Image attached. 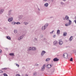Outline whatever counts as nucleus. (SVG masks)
I'll list each match as a JSON object with an SVG mask.
<instances>
[{
	"mask_svg": "<svg viewBox=\"0 0 76 76\" xmlns=\"http://www.w3.org/2000/svg\"><path fill=\"white\" fill-rule=\"evenodd\" d=\"M25 36V34H24L22 36H21L20 37L18 38V41H20L21 39H23V38Z\"/></svg>",
	"mask_w": 76,
	"mask_h": 76,
	"instance_id": "f257e3e1",
	"label": "nucleus"
},
{
	"mask_svg": "<svg viewBox=\"0 0 76 76\" xmlns=\"http://www.w3.org/2000/svg\"><path fill=\"white\" fill-rule=\"evenodd\" d=\"M63 57L65 58H68V55L66 53H64L63 55Z\"/></svg>",
	"mask_w": 76,
	"mask_h": 76,
	"instance_id": "f03ea898",
	"label": "nucleus"
},
{
	"mask_svg": "<svg viewBox=\"0 0 76 76\" xmlns=\"http://www.w3.org/2000/svg\"><path fill=\"white\" fill-rule=\"evenodd\" d=\"M13 18L12 17L9 18L8 19V21L9 22H12V21H13Z\"/></svg>",
	"mask_w": 76,
	"mask_h": 76,
	"instance_id": "7ed1b4c3",
	"label": "nucleus"
},
{
	"mask_svg": "<svg viewBox=\"0 0 76 76\" xmlns=\"http://www.w3.org/2000/svg\"><path fill=\"white\" fill-rule=\"evenodd\" d=\"M46 53L45 51L42 50L41 53V57H42L44 55V54Z\"/></svg>",
	"mask_w": 76,
	"mask_h": 76,
	"instance_id": "20e7f679",
	"label": "nucleus"
},
{
	"mask_svg": "<svg viewBox=\"0 0 76 76\" xmlns=\"http://www.w3.org/2000/svg\"><path fill=\"white\" fill-rule=\"evenodd\" d=\"M12 12V10H9L8 13V16H10V15H12V13H11V12Z\"/></svg>",
	"mask_w": 76,
	"mask_h": 76,
	"instance_id": "39448f33",
	"label": "nucleus"
},
{
	"mask_svg": "<svg viewBox=\"0 0 76 76\" xmlns=\"http://www.w3.org/2000/svg\"><path fill=\"white\" fill-rule=\"evenodd\" d=\"M45 66L46 65L45 64H44L43 66L42 67V71H44L45 69Z\"/></svg>",
	"mask_w": 76,
	"mask_h": 76,
	"instance_id": "423d86ee",
	"label": "nucleus"
},
{
	"mask_svg": "<svg viewBox=\"0 0 76 76\" xmlns=\"http://www.w3.org/2000/svg\"><path fill=\"white\" fill-rule=\"evenodd\" d=\"M52 66V65L51 64H48L46 66V67H48V69H50V68H51V67Z\"/></svg>",
	"mask_w": 76,
	"mask_h": 76,
	"instance_id": "0eeeda50",
	"label": "nucleus"
},
{
	"mask_svg": "<svg viewBox=\"0 0 76 76\" xmlns=\"http://www.w3.org/2000/svg\"><path fill=\"white\" fill-rule=\"evenodd\" d=\"M58 43L59 45H62V44H63V41H62L59 40L58 42Z\"/></svg>",
	"mask_w": 76,
	"mask_h": 76,
	"instance_id": "6e6552de",
	"label": "nucleus"
},
{
	"mask_svg": "<svg viewBox=\"0 0 76 76\" xmlns=\"http://www.w3.org/2000/svg\"><path fill=\"white\" fill-rule=\"evenodd\" d=\"M53 60L54 61H59V59L57 58H56L53 59Z\"/></svg>",
	"mask_w": 76,
	"mask_h": 76,
	"instance_id": "1a4fd4ad",
	"label": "nucleus"
},
{
	"mask_svg": "<svg viewBox=\"0 0 76 76\" xmlns=\"http://www.w3.org/2000/svg\"><path fill=\"white\" fill-rule=\"evenodd\" d=\"M37 50L36 48L35 47H31V50L33 51H35Z\"/></svg>",
	"mask_w": 76,
	"mask_h": 76,
	"instance_id": "9d476101",
	"label": "nucleus"
},
{
	"mask_svg": "<svg viewBox=\"0 0 76 76\" xmlns=\"http://www.w3.org/2000/svg\"><path fill=\"white\" fill-rule=\"evenodd\" d=\"M44 6L45 7H47L48 6V3H46L44 4Z\"/></svg>",
	"mask_w": 76,
	"mask_h": 76,
	"instance_id": "9b49d317",
	"label": "nucleus"
},
{
	"mask_svg": "<svg viewBox=\"0 0 76 76\" xmlns=\"http://www.w3.org/2000/svg\"><path fill=\"white\" fill-rule=\"evenodd\" d=\"M23 17V15H19L18 16V18L20 19H21Z\"/></svg>",
	"mask_w": 76,
	"mask_h": 76,
	"instance_id": "f8f14e48",
	"label": "nucleus"
},
{
	"mask_svg": "<svg viewBox=\"0 0 76 76\" xmlns=\"http://www.w3.org/2000/svg\"><path fill=\"white\" fill-rule=\"evenodd\" d=\"M65 19L67 20H68L69 19V16H67V15H66L65 16Z\"/></svg>",
	"mask_w": 76,
	"mask_h": 76,
	"instance_id": "ddd939ff",
	"label": "nucleus"
},
{
	"mask_svg": "<svg viewBox=\"0 0 76 76\" xmlns=\"http://www.w3.org/2000/svg\"><path fill=\"white\" fill-rule=\"evenodd\" d=\"M53 44L54 45H56L57 44V41H54V42H53Z\"/></svg>",
	"mask_w": 76,
	"mask_h": 76,
	"instance_id": "4468645a",
	"label": "nucleus"
},
{
	"mask_svg": "<svg viewBox=\"0 0 76 76\" xmlns=\"http://www.w3.org/2000/svg\"><path fill=\"white\" fill-rule=\"evenodd\" d=\"M72 39H73V37L71 36L69 39V41H72Z\"/></svg>",
	"mask_w": 76,
	"mask_h": 76,
	"instance_id": "2eb2a0df",
	"label": "nucleus"
},
{
	"mask_svg": "<svg viewBox=\"0 0 76 76\" xmlns=\"http://www.w3.org/2000/svg\"><path fill=\"white\" fill-rule=\"evenodd\" d=\"M4 11V10L3 9H1L0 10V14H1L3 13V12Z\"/></svg>",
	"mask_w": 76,
	"mask_h": 76,
	"instance_id": "dca6fc26",
	"label": "nucleus"
},
{
	"mask_svg": "<svg viewBox=\"0 0 76 76\" xmlns=\"http://www.w3.org/2000/svg\"><path fill=\"white\" fill-rule=\"evenodd\" d=\"M54 68H53L52 69H51V72H52V73H53V72H54Z\"/></svg>",
	"mask_w": 76,
	"mask_h": 76,
	"instance_id": "f3484780",
	"label": "nucleus"
},
{
	"mask_svg": "<svg viewBox=\"0 0 76 76\" xmlns=\"http://www.w3.org/2000/svg\"><path fill=\"white\" fill-rule=\"evenodd\" d=\"M66 35H67V33L66 32H64L63 34L64 37H65Z\"/></svg>",
	"mask_w": 76,
	"mask_h": 76,
	"instance_id": "a211bd4d",
	"label": "nucleus"
},
{
	"mask_svg": "<svg viewBox=\"0 0 76 76\" xmlns=\"http://www.w3.org/2000/svg\"><path fill=\"white\" fill-rule=\"evenodd\" d=\"M45 29H46V28L45 26H43L42 28V29L43 31H44Z\"/></svg>",
	"mask_w": 76,
	"mask_h": 76,
	"instance_id": "6ab92c4d",
	"label": "nucleus"
},
{
	"mask_svg": "<svg viewBox=\"0 0 76 76\" xmlns=\"http://www.w3.org/2000/svg\"><path fill=\"white\" fill-rule=\"evenodd\" d=\"M32 50V47H30L28 49L27 51H31Z\"/></svg>",
	"mask_w": 76,
	"mask_h": 76,
	"instance_id": "aec40b11",
	"label": "nucleus"
},
{
	"mask_svg": "<svg viewBox=\"0 0 76 76\" xmlns=\"http://www.w3.org/2000/svg\"><path fill=\"white\" fill-rule=\"evenodd\" d=\"M9 55L10 56H15V54H14V53H10Z\"/></svg>",
	"mask_w": 76,
	"mask_h": 76,
	"instance_id": "412c9836",
	"label": "nucleus"
},
{
	"mask_svg": "<svg viewBox=\"0 0 76 76\" xmlns=\"http://www.w3.org/2000/svg\"><path fill=\"white\" fill-rule=\"evenodd\" d=\"M60 31L59 30H58L57 31V35H59L60 34Z\"/></svg>",
	"mask_w": 76,
	"mask_h": 76,
	"instance_id": "4be33fe9",
	"label": "nucleus"
},
{
	"mask_svg": "<svg viewBox=\"0 0 76 76\" xmlns=\"http://www.w3.org/2000/svg\"><path fill=\"white\" fill-rule=\"evenodd\" d=\"M7 38L8 39H9V40H10V39H11V37L9 36H7Z\"/></svg>",
	"mask_w": 76,
	"mask_h": 76,
	"instance_id": "5701e85b",
	"label": "nucleus"
},
{
	"mask_svg": "<svg viewBox=\"0 0 76 76\" xmlns=\"http://www.w3.org/2000/svg\"><path fill=\"white\" fill-rule=\"evenodd\" d=\"M51 60V59L50 58H47L46 59V61H49Z\"/></svg>",
	"mask_w": 76,
	"mask_h": 76,
	"instance_id": "b1692460",
	"label": "nucleus"
},
{
	"mask_svg": "<svg viewBox=\"0 0 76 76\" xmlns=\"http://www.w3.org/2000/svg\"><path fill=\"white\" fill-rule=\"evenodd\" d=\"M16 23V22H15V21H13L12 23V25H15Z\"/></svg>",
	"mask_w": 76,
	"mask_h": 76,
	"instance_id": "393cba45",
	"label": "nucleus"
},
{
	"mask_svg": "<svg viewBox=\"0 0 76 76\" xmlns=\"http://www.w3.org/2000/svg\"><path fill=\"white\" fill-rule=\"evenodd\" d=\"M69 20V25H70L72 24V21H71L70 20Z\"/></svg>",
	"mask_w": 76,
	"mask_h": 76,
	"instance_id": "a878e982",
	"label": "nucleus"
},
{
	"mask_svg": "<svg viewBox=\"0 0 76 76\" xmlns=\"http://www.w3.org/2000/svg\"><path fill=\"white\" fill-rule=\"evenodd\" d=\"M28 23H29L28 22H24V25H28Z\"/></svg>",
	"mask_w": 76,
	"mask_h": 76,
	"instance_id": "bb28decb",
	"label": "nucleus"
},
{
	"mask_svg": "<svg viewBox=\"0 0 76 76\" xmlns=\"http://www.w3.org/2000/svg\"><path fill=\"white\" fill-rule=\"evenodd\" d=\"M14 33L15 34H16L18 32V31L17 30H14Z\"/></svg>",
	"mask_w": 76,
	"mask_h": 76,
	"instance_id": "cd10ccee",
	"label": "nucleus"
},
{
	"mask_svg": "<svg viewBox=\"0 0 76 76\" xmlns=\"http://www.w3.org/2000/svg\"><path fill=\"white\" fill-rule=\"evenodd\" d=\"M48 26V23H46L45 26H44L45 27V28H47V26Z\"/></svg>",
	"mask_w": 76,
	"mask_h": 76,
	"instance_id": "c85d7f7f",
	"label": "nucleus"
},
{
	"mask_svg": "<svg viewBox=\"0 0 76 76\" xmlns=\"http://www.w3.org/2000/svg\"><path fill=\"white\" fill-rule=\"evenodd\" d=\"M15 24L17 25H20V23L19 22H17L15 23Z\"/></svg>",
	"mask_w": 76,
	"mask_h": 76,
	"instance_id": "c756f323",
	"label": "nucleus"
},
{
	"mask_svg": "<svg viewBox=\"0 0 76 76\" xmlns=\"http://www.w3.org/2000/svg\"><path fill=\"white\" fill-rule=\"evenodd\" d=\"M54 32V31L53 30L52 31L50 32V34H53V33Z\"/></svg>",
	"mask_w": 76,
	"mask_h": 76,
	"instance_id": "7c9ffc66",
	"label": "nucleus"
},
{
	"mask_svg": "<svg viewBox=\"0 0 76 76\" xmlns=\"http://www.w3.org/2000/svg\"><path fill=\"white\" fill-rule=\"evenodd\" d=\"M69 24H68L67 23H66L65 25V26H69Z\"/></svg>",
	"mask_w": 76,
	"mask_h": 76,
	"instance_id": "2f4dec72",
	"label": "nucleus"
},
{
	"mask_svg": "<svg viewBox=\"0 0 76 76\" xmlns=\"http://www.w3.org/2000/svg\"><path fill=\"white\" fill-rule=\"evenodd\" d=\"M3 75H4V76H8L7 75V74H6V73H4V74Z\"/></svg>",
	"mask_w": 76,
	"mask_h": 76,
	"instance_id": "473e14b6",
	"label": "nucleus"
},
{
	"mask_svg": "<svg viewBox=\"0 0 76 76\" xmlns=\"http://www.w3.org/2000/svg\"><path fill=\"white\" fill-rule=\"evenodd\" d=\"M70 61H73V58H71L70 59Z\"/></svg>",
	"mask_w": 76,
	"mask_h": 76,
	"instance_id": "72a5a7b5",
	"label": "nucleus"
},
{
	"mask_svg": "<svg viewBox=\"0 0 76 76\" xmlns=\"http://www.w3.org/2000/svg\"><path fill=\"white\" fill-rule=\"evenodd\" d=\"M61 5H62V6H63V4H64V3L61 2Z\"/></svg>",
	"mask_w": 76,
	"mask_h": 76,
	"instance_id": "f704fd0d",
	"label": "nucleus"
},
{
	"mask_svg": "<svg viewBox=\"0 0 76 76\" xmlns=\"http://www.w3.org/2000/svg\"><path fill=\"white\" fill-rule=\"evenodd\" d=\"M16 76H20V75L19 74H17L16 75Z\"/></svg>",
	"mask_w": 76,
	"mask_h": 76,
	"instance_id": "c9c22d12",
	"label": "nucleus"
},
{
	"mask_svg": "<svg viewBox=\"0 0 76 76\" xmlns=\"http://www.w3.org/2000/svg\"><path fill=\"white\" fill-rule=\"evenodd\" d=\"M37 74V73L36 72H34L33 73V75H35Z\"/></svg>",
	"mask_w": 76,
	"mask_h": 76,
	"instance_id": "e433bc0d",
	"label": "nucleus"
},
{
	"mask_svg": "<svg viewBox=\"0 0 76 76\" xmlns=\"http://www.w3.org/2000/svg\"><path fill=\"white\" fill-rule=\"evenodd\" d=\"M2 70H6V69H7V68H2Z\"/></svg>",
	"mask_w": 76,
	"mask_h": 76,
	"instance_id": "4c0bfd02",
	"label": "nucleus"
},
{
	"mask_svg": "<svg viewBox=\"0 0 76 76\" xmlns=\"http://www.w3.org/2000/svg\"><path fill=\"white\" fill-rule=\"evenodd\" d=\"M16 66H18V67H19V65L17 64H16Z\"/></svg>",
	"mask_w": 76,
	"mask_h": 76,
	"instance_id": "58836bf2",
	"label": "nucleus"
},
{
	"mask_svg": "<svg viewBox=\"0 0 76 76\" xmlns=\"http://www.w3.org/2000/svg\"><path fill=\"white\" fill-rule=\"evenodd\" d=\"M34 41H37V38H34Z\"/></svg>",
	"mask_w": 76,
	"mask_h": 76,
	"instance_id": "ea45409f",
	"label": "nucleus"
},
{
	"mask_svg": "<svg viewBox=\"0 0 76 76\" xmlns=\"http://www.w3.org/2000/svg\"><path fill=\"white\" fill-rule=\"evenodd\" d=\"M56 35H54V36H53V37H54V38H56Z\"/></svg>",
	"mask_w": 76,
	"mask_h": 76,
	"instance_id": "a19ab883",
	"label": "nucleus"
},
{
	"mask_svg": "<svg viewBox=\"0 0 76 76\" xmlns=\"http://www.w3.org/2000/svg\"><path fill=\"white\" fill-rule=\"evenodd\" d=\"M0 73H3V71L0 70Z\"/></svg>",
	"mask_w": 76,
	"mask_h": 76,
	"instance_id": "79ce46f5",
	"label": "nucleus"
},
{
	"mask_svg": "<svg viewBox=\"0 0 76 76\" xmlns=\"http://www.w3.org/2000/svg\"><path fill=\"white\" fill-rule=\"evenodd\" d=\"M43 1H47V0H43Z\"/></svg>",
	"mask_w": 76,
	"mask_h": 76,
	"instance_id": "37998d69",
	"label": "nucleus"
},
{
	"mask_svg": "<svg viewBox=\"0 0 76 76\" xmlns=\"http://www.w3.org/2000/svg\"><path fill=\"white\" fill-rule=\"evenodd\" d=\"M63 20H65L66 19V18H63Z\"/></svg>",
	"mask_w": 76,
	"mask_h": 76,
	"instance_id": "c03bdc74",
	"label": "nucleus"
},
{
	"mask_svg": "<svg viewBox=\"0 0 76 76\" xmlns=\"http://www.w3.org/2000/svg\"><path fill=\"white\" fill-rule=\"evenodd\" d=\"M2 52V50H0V53H1Z\"/></svg>",
	"mask_w": 76,
	"mask_h": 76,
	"instance_id": "a18cd8bd",
	"label": "nucleus"
},
{
	"mask_svg": "<svg viewBox=\"0 0 76 76\" xmlns=\"http://www.w3.org/2000/svg\"><path fill=\"white\" fill-rule=\"evenodd\" d=\"M38 10L40 11V9H39V8H38Z\"/></svg>",
	"mask_w": 76,
	"mask_h": 76,
	"instance_id": "49530a36",
	"label": "nucleus"
},
{
	"mask_svg": "<svg viewBox=\"0 0 76 76\" xmlns=\"http://www.w3.org/2000/svg\"><path fill=\"white\" fill-rule=\"evenodd\" d=\"M51 0V1H52V2H53V1H54V0Z\"/></svg>",
	"mask_w": 76,
	"mask_h": 76,
	"instance_id": "de8ad7c7",
	"label": "nucleus"
},
{
	"mask_svg": "<svg viewBox=\"0 0 76 76\" xmlns=\"http://www.w3.org/2000/svg\"><path fill=\"white\" fill-rule=\"evenodd\" d=\"M25 76H28V75L27 74H26L25 75Z\"/></svg>",
	"mask_w": 76,
	"mask_h": 76,
	"instance_id": "09e8293b",
	"label": "nucleus"
},
{
	"mask_svg": "<svg viewBox=\"0 0 76 76\" xmlns=\"http://www.w3.org/2000/svg\"><path fill=\"white\" fill-rule=\"evenodd\" d=\"M63 1H66V0H63Z\"/></svg>",
	"mask_w": 76,
	"mask_h": 76,
	"instance_id": "8fccbe9b",
	"label": "nucleus"
},
{
	"mask_svg": "<svg viewBox=\"0 0 76 76\" xmlns=\"http://www.w3.org/2000/svg\"><path fill=\"white\" fill-rule=\"evenodd\" d=\"M36 66H38V64H37V65H36Z\"/></svg>",
	"mask_w": 76,
	"mask_h": 76,
	"instance_id": "3c124183",
	"label": "nucleus"
}]
</instances>
